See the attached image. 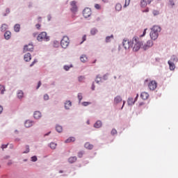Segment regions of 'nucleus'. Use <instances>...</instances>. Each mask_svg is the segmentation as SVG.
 Returning a JSON list of instances; mask_svg holds the SVG:
<instances>
[{
  "label": "nucleus",
  "mask_w": 178,
  "mask_h": 178,
  "mask_svg": "<svg viewBox=\"0 0 178 178\" xmlns=\"http://www.w3.org/2000/svg\"><path fill=\"white\" fill-rule=\"evenodd\" d=\"M24 93L23 91L19 90L17 92V97L19 98V99L23 97Z\"/></svg>",
  "instance_id": "obj_31"
},
{
  "label": "nucleus",
  "mask_w": 178,
  "mask_h": 178,
  "mask_svg": "<svg viewBox=\"0 0 178 178\" xmlns=\"http://www.w3.org/2000/svg\"><path fill=\"white\" fill-rule=\"evenodd\" d=\"M122 102V97L117 96L114 98V105H118V104H120Z\"/></svg>",
  "instance_id": "obj_13"
},
{
  "label": "nucleus",
  "mask_w": 178,
  "mask_h": 178,
  "mask_svg": "<svg viewBox=\"0 0 178 178\" xmlns=\"http://www.w3.org/2000/svg\"><path fill=\"white\" fill-rule=\"evenodd\" d=\"M102 2H104V3H108V2H109V0H102Z\"/></svg>",
  "instance_id": "obj_60"
},
{
  "label": "nucleus",
  "mask_w": 178,
  "mask_h": 178,
  "mask_svg": "<svg viewBox=\"0 0 178 178\" xmlns=\"http://www.w3.org/2000/svg\"><path fill=\"white\" fill-rule=\"evenodd\" d=\"M40 87H41V81L38 82V86H37V90H38V88H40Z\"/></svg>",
  "instance_id": "obj_55"
},
{
  "label": "nucleus",
  "mask_w": 178,
  "mask_h": 178,
  "mask_svg": "<svg viewBox=\"0 0 178 178\" xmlns=\"http://www.w3.org/2000/svg\"><path fill=\"white\" fill-rule=\"evenodd\" d=\"M137 99H138V94L136 95V97H135V99L134 100L136 102L137 101Z\"/></svg>",
  "instance_id": "obj_58"
},
{
  "label": "nucleus",
  "mask_w": 178,
  "mask_h": 178,
  "mask_svg": "<svg viewBox=\"0 0 178 178\" xmlns=\"http://www.w3.org/2000/svg\"><path fill=\"white\" fill-rule=\"evenodd\" d=\"M170 5H171V6H174L175 2L173 1V0H170Z\"/></svg>",
  "instance_id": "obj_54"
},
{
  "label": "nucleus",
  "mask_w": 178,
  "mask_h": 178,
  "mask_svg": "<svg viewBox=\"0 0 178 178\" xmlns=\"http://www.w3.org/2000/svg\"><path fill=\"white\" fill-rule=\"evenodd\" d=\"M72 67V66H68V65H65L64 66V69L67 72V70H69V69H70Z\"/></svg>",
  "instance_id": "obj_49"
},
{
  "label": "nucleus",
  "mask_w": 178,
  "mask_h": 178,
  "mask_svg": "<svg viewBox=\"0 0 178 178\" xmlns=\"http://www.w3.org/2000/svg\"><path fill=\"white\" fill-rule=\"evenodd\" d=\"M145 34H147V29H145L143 31V33L142 35H140V37H144V35H145Z\"/></svg>",
  "instance_id": "obj_51"
},
{
  "label": "nucleus",
  "mask_w": 178,
  "mask_h": 178,
  "mask_svg": "<svg viewBox=\"0 0 178 178\" xmlns=\"http://www.w3.org/2000/svg\"><path fill=\"white\" fill-rule=\"evenodd\" d=\"M35 27H36V29H37L38 30H40V29L41 28V24H38L35 25Z\"/></svg>",
  "instance_id": "obj_50"
},
{
  "label": "nucleus",
  "mask_w": 178,
  "mask_h": 178,
  "mask_svg": "<svg viewBox=\"0 0 178 178\" xmlns=\"http://www.w3.org/2000/svg\"><path fill=\"white\" fill-rule=\"evenodd\" d=\"M154 0H147V3L149 5V3H151V2H153Z\"/></svg>",
  "instance_id": "obj_62"
},
{
  "label": "nucleus",
  "mask_w": 178,
  "mask_h": 178,
  "mask_svg": "<svg viewBox=\"0 0 178 178\" xmlns=\"http://www.w3.org/2000/svg\"><path fill=\"white\" fill-rule=\"evenodd\" d=\"M70 106H72V102L67 101L65 104V109H70Z\"/></svg>",
  "instance_id": "obj_23"
},
{
  "label": "nucleus",
  "mask_w": 178,
  "mask_h": 178,
  "mask_svg": "<svg viewBox=\"0 0 178 178\" xmlns=\"http://www.w3.org/2000/svg\"><path fill=\"white\" fill-rule=\"evenodd\" d=\"M12 37V32L9 31H6L4 33L5 40H10Z\"/></svg>",
  "instance_id": "obj_9"
},
{
  "label": "nucleus",
  "mask_w": 178,
  "mask_h": 178,
  "mask_svg": "<svg viewBox=\"0 0 178 178\" xmlns=\"http://www.w3.org/2000/svg\"><path fill=\"white\" fill-rule=\"evenodd\" d=\"M111 38H112V36H108L106 38V42H111Z\"/></svg>",
  "instance_id": "obj_44"
},
{
  "label": "nucleus",
  "mask_w": 178,
  "mask_h": 178,
  "mask_svg": "<svg viewBox=\"0 0 178 178\" xmlns=\"http://www.w3.org/2000/svg\"><path fill=\"white\" fill-rule=\"evenodd\" d=\"M83 155H84V152H79L78 153L79 158H83Z\"/></svg>",
  "instance_id": "obj_39"
},
{
  "label": "nucleus",
  "mask_w": 178,
  "mask_h": 178,
  "mask_svg": "<svg viewBox=\"0 0 178 178\" xmlns=\"http://www.w3.org/2000/svg\"><path fill=\"white\" fill-rule=\"evenodd\" d=\"M50 148H51V149H55V148H56V143H50Z\"/></svg>",
  "instance_id": "obj_33"
},
{
  "label": "nucleus",
  "mask_w": 178,
  "mask_h": 178,
  "mask_svg": "<svg viewBox=\"0 0 178 178\" xmlns=\"http://www.w3.org/2000/svg\"><path fill=\"white\" fill-rule=\"evenodd\" d=\"M92 91H94V90H95V85H94V83H92Z\"/></svg>",
  "instance_id": "obj_59"
},
{
  "label": "nucleus",
  "mask_w": 178,
  "mask_h": 178,
  "mask_svg": "<svg viewBox=\"0 0 178 178\" xmlns=\"http://www.w3.org/2000/svg\"><path fill=\"white\" fill-rule=\"evenodd\" d=\"M31 126H33V121L31 120H26L25 122V127H31Z\"/></svg>",
  "instance_id": "obj_22"
},
{
  "label": "nucleus",
  "mask_w": 178,
  "mask_h": 178,
  "mask_svg": "<svg viewBox=\"0 0 178 178\" xmlns=\"http://www.w3.org/2000/svg\"><path fill=\"white\" fill-rule=\"evenodd\" d=\"M168 62H172V63H177V62H178L177 56H176L175 55L172 56L170 60H168Z\"/></svg>",
  "instance_id": "obj_16"
},
{
  "label": "nucleus",
  "mask_w": 178,
  "mask_h": 178,
  "mask_svg": "<svg viewBox=\"0 0 178 178\" xmlns=\"http://www.w3.org/2000/svg\"><path fill=\"white\" fill-rule=\"evenodd\" d=\"M61 45H68L70 44V40H69V37L64 36L60 41Z\"/></svg>",
  "instance_id": "obj_7"
},
{
  "label": "nucleus",
  "mask_w": 178,
  "mask_h": 178,
  "mask_svg": "<svg viewBox=\"0 0 178 178\" xmlns=\"http://www.w3.org/2000/svg\"><path fill=\"white\" fill-rule=\"evenodd\" d=\"M142 99H148L149 95L147 92H143L140 95Z\"/></svg>",
  "instance_id": "obj_14"
},
{
  "label": "nucleus",
  "mask_w": 178,
  "mask_h": 178,
  "mask_svg": "<svg viewBox=\"0 0 178 178\" xmlns=\"http://www.w3.org/2000/svg\"><path fill=\"white\" fill-rule=\"evenodd\" d=\"M37 159H38L37 156H33L31 157L32 162H37Z\"/></svg>",
  "instance_id": "obj_41"
},
{
  "label": "nucleus",
  "mask_w": 178,
  "mask_h": 178,
  "mask_svg": "<svg viewBox=\"0 0 178 178\" xmlns=\"http://www.w3.org/2000/svg\"><path fill=\"white\" fill-rule=\"evenodd\" d=\"M26 151L24 152V154H27L28 152H30V148L29 147V145L26 146Z\"/></svg>",
  "instance_id": "obj_48"
},
{
  "label": "nucleus",
  "mask_w": 178,
  "mask_h": 178,
  "mask_svg": "<svg viewBox=\"0 0 178 178\" xmlns=\"http://www.w3.org/2000/svg\"><path fill=\"white\" fill-rule=\"evenodd\" d=\"M124 49H132L134 52H137V51H139L141 49V46L138 45H128L127 47L126 46H122Z\"/></svg>",
  "instance_id": "obj_4"
},
{
  "label": "nucleus",
  "mask_w": 178,
  "mask_h": 178,
  "mask_svg": "<svg viewBox=\"0 0 178 178\" xmlns=\"http://www.w3.org/2000/svg\"><path fill=\"white\" fill-rule=\"evenodd\" d=\"M78 99L79 100V102H81V99H83V95L81 93L78 94Z\"/></svg>",
  "instance_id": "obj_36"
},
{
  "label": "nucleus",
  "mask_w": 178,
  "mask_h": 178,
  "mask_svg": "<svg viewBox=\"0 0 178 178\" xmlns=\"http://www.w3.org/2000/svg\"><path fill=\"white\" fill-rule=\"evenodd\" d=\"M38 41H49V36H47V32L40 33L37 37Z\"/></svg>",
  "instance_id": "obj_3"
},
{
  "label": "nucleus",
  "mask_w": 178,
  "mask_h": 178,
  "mask_svg": "<svg viewBox=\"0 0 178 178\" xmlns=\"http://www.w3.org/2000/svg\"><path fill=\"white\" fill-rule=\"evenodd\" d=\"M130 5V0H125V3L124 5V8H127Z\"/></svg>",
  "instance_id": "obj_34"
},
{
  "label": "nucleus",
  "mask_w": 178,
  "mask_h": 178,
  "mask_svg": "<svg viewBox=\"0 0 178 178\" xmlns=\"http://www.w3.org/2000/svg\"><path fill=\"white\" fill-rule=\"evenodd\" d=\"M33 49H34L33 46L25 45L24 47V52H27V51H29L30 52H32Z\"/></svg>",
  "instance_id": "obj_12"
},
{
  "label": "nucleus",
  "mask_w": 178,
  "mask_h": 178,
  "mask_svg": "<svg viewBox=\"0 0 178 178\" xmlns=\"http://www.w3.org/2000/svg\"><path fill=\"white\" fill-rule=\"evenodd\" d=\"M97 33H98V29L93 28L90 30V34L92 35H95V34H97Z\"/></svg>",
  "instance_id": "obj_29"
},
{
  "label": "nucleus",
  "mask_w": 178,
  "mask_h": 178,
  "mask_svg": "<svg viewBox=\"0 0 178 178\" xmlns=\"http://www.w3.org/2000/svg\"><path fill=\"white\" fill-rule=\"evenodd\" d=\"M106 77H107V76H106V75H104V78H103L104 80H106V79H107Z\"/></svg>",
  "instance_id": "obj_64"
},
{
  "label": "nucleus",
  "mask_w": 178,
  "mask_h": 178,
  "mask_svg": "<svg viewBox=\"0 0 178 178\" xmlns=\"http://www.w3.org/2000/svg\"><path fill=\"white\" fill-rule=\"evenodd\" d=\"M76 161H77V157H76V156H71L68 159V162L70 163H74V162H76Z\"/></svg>",
  "instance_id": "obj_20"
},
{
  "label": "nucleus",
  "mask_w": 178,
  "mask_h": 178,
  "mask_svg": "<svg viewBox=\"0 0 178 178\" xmlns=\"http://www.w3.org/2000/svg\"><path fill=\"white\" fill-rule=\"evenodd\" d=\"M75 141H76V138H74V137H70L67 140H65V143H74Z\"/></svg>",
  "instance_id": "obj_19"
},
{
  "label": "nucleus",
  "mask_w": 178,
  "mask_h": 178,
  "mask_svg": "<svg viewBox=\"0 0 178 178\" xmlns=\"http://www.w3.org/2000/svg\"><path fill=\"white\" fill-rule=\"evenodd\" d=\"M35 63H37V60H34L31 64L30 65V67H33V66H34V65H35Z\"/></svg>",
  "instance_id": "obj_46"
},
{
  "label": "nucleus",
  "mask_w": 178,
  "mask_h": 178,
  "mask_svg": "<svg viewBox=\"0 0 178 178\" xmlns=\"http://www.w3.org/2000/svg\"><path fill=\"white\" fill-rule=\"evenodd\" d=\"M1 148L2 149H5V148H8V145H2Z\"/></svg>",
  "instance_id": "obj_52"
},
{
  "label": "nucleus",
  "mask_w": 178,
  "mask_h": 178,
  "mask_svg": "<svg viewBox=\"0 0 178 178\" xmlns=\"http://www.w3.org/2000/svg\"><path fill=\"white\" fill-rule=\"evenodd\" d=\"M86 40H87V35H84L82 38V42H81V44H83Z\"/></svg>",
  "instance_id": "obj_45"
},
{
  "label": "nucleus",
  "mask_w": 178,
  "mask_h": 178,
  "mask_svg": "<svg viewBox=\"0 0 178 178\" xmlns=\"http://www.w3.org/2000/svg\"><path fill=\"white\" fill-rule=\"evenodd\" d=\"M158 87V83L155 81H152L149 83V90H155Z\"/></svg>",
  "instance_id": "obj_8"
},
{
  "label": "nucleus",
  "mask_w": 178,
  "mask_h": 178,
  "mask_svg": "<svg viewBox=\"0 0 178 178\" xmlns=\"http://www.w3.org/2000/svg\"><path fill=\"white\" fill-rule=\"evenodd\" d=\"M35 63H37V60H34L31 64L30 65V67H33V66H34V65H35Z\"/></svg>",
  "instance_id": "obj_47"
},
{
  "label": "nucleus",
  "mask_w": 178,
  "mask_h": 178,
  "mask_svg": "<svg viewBox=\"0 0 178 178\" xmlns=\"http://www.w3.org/2000/svg\"><path fill=\"white\" fill-rule=\"evenodd\" d=\"M86 78L83 76H81L78 77V80L80 82L83 81V80H84Z\"/></svg>",
  "instance_id": "obj_40"
},
{
  "label": "nucleus",
  "mask_w": 178,
  "mask_h": 178,
  "mask_svg": "<svg viewBox=\"0 0 178 178\" xmlns=\"http://www.w3.org/2000/svg\"><path fill=\"white\" fill-rule=\"evenodd\" d=\"M102 127V122H101L100 120H97L96 122V123H95L94 124V127H95V129H99V127Z\"/></svg>",
  "instance_id": "obj_18"
},
{
  "label": "nucleus",
  "mask_w": 178,
  "mask_h": 178,
  "mask_svg": "<svg viewBox=\"0 0 178 178\" xmlns=\"http://www.w3.org/2000/svg\"><path fill=\"white\" fill-rule=\"evenodd\" d=\"M56 131H58V133H62L63 129L62 128V126L57 125L56 127Z\"/></svg>",
  "instance_id": "obj_30"
},
{
  "label": "nucleus",
  "mask_w": 178,
  "mask_h": 178,
  "mask_svg": "<svg viewBox=\"0 0 178 178\" xmlns=\"http://www.w3.org/2000/svg\"><path fill=\"white\" fill-rule=\"evenodd\" d=\"M149 45H143L140 46V49H143V51H147V49H149Z\"/></svg>",
  "instance_id": "obj_32"
},
{
  "label": "nucleus",
  "mask_w": 178,
  "mask_h": 178,
  "mask_svg": "<svg viewBox=\"0 0 178 178\" xmlns=\"http://www.w3.org/2000/svg\"><path fill=\"white\" fill-rule=\"evenodd\" d=\"M117 133H118V131H116V129L112 130V134H116Z\"/></svg>",
  "instance_id": "obj_56"
},
{
  "label": "nucleus",
  "mask_w": 178,
  "mask_h": 178,
  "mask_svg": "<svg viewBox=\"0 0 178 178\" xmlns=\"http://www.w3.org/2000/svg\"><path fill=\"white\" fill-rule=\"evenodd\" d=\"M71 5V11L73 12V13H76L77 12V2L76 1H72L70 2Z\"/></svg>",
  "instance_id": "obj_6"
},
{
  "label": "nucleus",
  "mask_w": 178,
  "mask_h": 178,
  "mask_svg": "<svg viewBox=\"0 0 178 178\" xmlns=\"http://www.w3.org/2000/svg\"><path fill=\"white\" fill-rule=\"evenodd\" d=\"M95 9H97V10H100L101 5L96 3V4H95Z\"/></svg>",
  "instance_id": "obj_38"
},
{
  "label": "nucleus",
  "mask_w": 178,
  "mask_h": 178,
  "mask_svg": "<svg viewBox=\"0 0 178 178\" xmlns=\"http://www.w3.org/2000/svg\"><path fill=\"white\" fill-rule=\"evenodd\" d=\"M125 104H126V101H123V104H122L121 109H123V106H124Z\"/></svg>",
  "instance_id": "obj_63"
},
{
  "label": "nucleus",
  "mask_w": 178,
  "mask_h": 178,
  "mask_svg": "<svg viewBox=\"0 0 178 178\" xmlns=\"http://www.w3.org/2000/svg\"><path fill=\"white\" fill-rule=\"evenodd\" d=\"M143 12H149V8H146L145 10H143Z\"/></svg>",
  "instance_id": "obj_61"
},
{
  "label": "nucleus",
  "mask_w": 178,
  "mask_h": 178,
  "mask_svg": "<svg viewBox=\"0 0 178 178\" xmlns=\"http://www.w3.org/2000/svg\"><path fill=\"white\" fill-rule=\"evenodd\" d=\"M168 63L169 65L170 70H175V69H176V65H175V63L172 61H168Z\"/></svg>",
  "instance_id": "obj_15"
},
{
  "label": "nucleus",
  "mask_w": 178,
  "mask_h": 178,
  "mask_svg": "<svg viewBox=\"0 0 178 178\" xmlns=\"http://www.w3.org/2000/svg\"><path fill=\"white\" fill-rule=\"evenodd\" d=\"M153 15L154 16H158V15H159V11L158 10H153Z\"/></svg>",
  "instance_id": "obj_42"
},
{
  "label": "nucleus",
  "mask_w": 178,
  "mask_h": 178,
  "mask_svg": "<svg viewBox=\"0 0 178 178\" xmlns=\"http://www.w3.org/2000/svg\"><path fill=\"white\" fill-rule=\"evenodd\" d=\"M3 111V107H2V106H0V114L2 113Z\"/></svg>",
  "instance_id": "obj_57"
},
{
  "label": "nucleus",
  "mask_w": 178,
  "mask_h": 178,
  "mask_svg": "<svg viewBox=\"0 0 178 178\" xmlns=\"http://www.w3.org/2000/svg\"><path fill=\"white\" fill-rule=\"evenodd\" d=\"M44 101H48V99H49V96L48 95L45 94L44 95Z\"/></svg>",
  "instance_id": "obj_43"
},
{
  "label": "nucleus",
  "mask_w": 178,
  "mask_h": 178,
  "mask_svg": "<svg viewBox=\"0 0 178 178\" xmlns=\"http://www.w3.org/2000/svg\"><path fill=\"white\" fill-rule=\"evenodd\" d=\"M14 31H15V33H19V31H20V24H15L14 26Z\"/></svg>",
  "instance_id": "obj_24"
},
{
  "label": "nucleus",
  "mask_w": 178,
  "mask_h": 178,
  "mask_svg": "<svg viewBox=\"0 0 178 178\" xmlns=\"http://www.w3.org/2000/svg\"><path fill=\"white\" fill-rule=\"evenodd\" d=\"M33 118L35 119H40L41 118V113L40 111H35L33 114Z\"/></svg>",
  "instance_id": "obj_21"
},
{
  "label": "nucleus",
  "mask_w": 178,
  "mask_h": 178,
  "mask_svg": "<svg viewBox=\"0 0 178 178\" xmlns=\"http://www.w3.org/2000/svg\"><path fill=\"white\" fill-rule=\"evenodd\" d=\"M6 30H8V24H2L1 26V31H6Z\"/></svg>",
  "instance_id": "obj_25"
},
{
  "label": "nucleus",
  "mask_w": 178,
  "mask_h": 178,
  "mask_svg": "<svg viewBox=\"0 0 178 178\" xmlns=\"http://www.w3.org/2000/svg\"><path fill=\"white\" fill-rule=\"evenodd\" d=\"M84 147H85V148H86V149H92L94 148V145H92V144H90L88 142L85 143Z\"/></svg>",
  "instance_id": "obj_17"
},
{
  "label": "nucleus",
  "mask_w": 178,
  "mask_h": 178,
  "mask_svg": "<svg viewBox=\"0 0 178 178\" xmlns=\"http://www.w3.org/2000/svg\"><path fill=\"white\" fill-rule=\"evenodd\" d=\"M159 33H161V26H154L152 29V31L150 32V37L152 40H156V38H158V35H159Z\"/></svg>",
  "instance_id": "obj_2"
},
{
  "label": "nucleus",
  "mask_w": 178,
  "mask_h": 178,
  "mask_svg": "<svg viewBox=\"0 0 178 178\" xmlns=\"http://www.w3.org/2000/svg\"><path fill=\"white\" fill-rule=\"evenodd\" d=\"M115 10H117V12H120V10H122V4L117 3L115 5Z\"/></svg>",
  "instance_id": "obj_26"
},
{
  "label": "nucleus",
  "mask_w": 178,
  "mask_h": 178,
  "mask_svg": "<svg viewBox=\"0 0 178 178\" xmlns=\"http://www.w3.org/2000/svg\"><path fill=\"white\" fill-rule=\"evenodd\" d=\"M24 59L25 62H30L31 60V54L30 53H27L24 55Z\"/></svg>",
  "instance_id": "obj_11"
},
{
  "label": "nucleus",
  "mask_w": 178,
  "mask_h": 178,
  "mask_svg": "<svg viewBox=\"0 0 178 178\" xmlns=\"http://www.w3.org/2000/svg\"><path fill=\"white\" fill-rule=\"evenodd\" d=\"M91 8H86L83 11V17L87 19L88 17H90L92 15Z\"/></svg>",
  "instance_id": "obj_5"
},
{
  "label": "nucleus",
  "mask_w": 178,
  "mask_h": 178,
  "mask_svg": "<svg viewBox=\"0 0 178 178\" xmlns=\"http://www.w3.org/2000/svg\"><path fill=\"white\" fill-rule=\"evenodd\" d=\"M0 91L1 94H3V92L5 91V86L0 85Z\"/></svg>",
  "instance_id": "obj_35"
},
{
  "label": "nucleus",
  "mask_w": 178,
  "mask_h": 178,
  "mask_svg": "<svg viewBox=\"0 0 178 178\" xmlns=\"http://www.w3.org/2000/svg\"><path fill=\"white\" fill-rule=\"evenodd\" d=\"M147 1H145V0H141L140 1V6H141V8H145V6H147Z\"/></svg>",
  "instance_id": "obj_28"
},
{
  "label": "nucleus",
  "mask_w": 178,
  "mask_h": 178,
  "mask_svg": "<svg viewBox=\"0 0 178 178\" xmlns=\"http://www.w3.org/2000/svg\"><path fill=\"white\" fill-rule=\"evenodd\" d=\"M90 102H83V103H82V105L83 106H88V105H90Z\"/></svg>",
  "instance_id": "obj_37"
},
{
  "label": "nucleus",
  "mask_w": 178,
  "mask_h": 178,
  "mask_svg": "<svg viewBox=\"0 0 178 178\" xmlns=\"http://www.w3.org/2000/svg\"><path fill=\"white\" fill-rule=\"evenodd\" d=\"M122 44L123 45H143V43L137 36L134 37L132 41H129L127 38H124Z\"/></svg>",
  "instance_id": "obj_1"
},
{
  "label": "nucleus",
  "mask_w": 178,
  "mask_h": 178,
  "mask_svg": "<svg viewBox=\"0 0 178 178\" xmlns=\"http://www.w3.org/2000/svg\"><path fill=\"white\" fill-rule=\"evenodd\" d=\"M135 103H136V101L134 100V98H133V97H129L128 98L127 104L129 106H131L134 105Z\"/></svg>",
  "instance_id": "obj_10"
},
{
  "label": "nucleus",
  "mask_w": 178,
  "mask_h": 178,
  "mask_svg": "<svg viewBox=\"0 0 178 178\" xmlns=\"http://www.w3.org/2000/svg\"><path fill=\"white\" fill-rule=\"evenodd\" d=\"M13 163V162H12V160H10V161L8 162L7 165H8V166H10Z\"/></svg>",
  "instance_id": "obj_53"
},
{
  "label": "nucleus",
  "mask_w": 178,
  "mask_h": 178,
  "mask_svg": "<svg viewBox=\"0 0 178 178\" xmlns=\"http://www.w3.org/2000/svg\"><path fill=\"white\" fill-rule=\"evenodd\" d=\"M80 59H81V61H82L83 63H86V62H87V56L86 55H82L81 57H80Z\"/></svg>",
  "instance_id": "obj_27"
}]
</instances>
